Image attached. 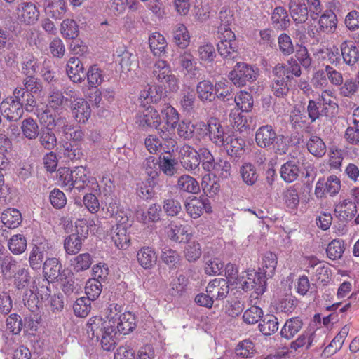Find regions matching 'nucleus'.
Segmentation results:
<instances>
[{
	"label": "nucleus",
	"mask_w": 359,
	"mask_h": 359,
	"mask_svg": "<svg viewBox=\"0 0 359 359\" xmlns=\"http://www.w3.org/2000/svg\"><path fill=\"white\" fill-rule=\"evenodd\" d=\"M21 130L23 135L29 140H34L38 137L40 132L38 123L32 118H27L22 121Z\"/></svg>",
	"instance_id": "nucleus-53"
},
{
	"label": "nucleus",
	"mask_w": 359,
	"mask_h": 359,
	"mask_svg": "<svg viewBox=\"0 0 359 359\" xmlns=\"http://www.w3.org/2000/svg\"><path fill=\"white\" fill-rule=\"evenodd\" d=\"M66 72L69 79L74 83H81L86 77L83 63L78 57H70L66 65Z\"/></svg>",
	"instance_id": "nucleus-19"
},
{
	"label": "nucleus",
	"mask_w": 359,
	"mask_h": 359,
	"mask_svg": "<svg viewBox=\"0 0 359 359\" xmlns=\"http://www.w3.org/2000/svg\"><path fill=\"white\" fill-rule=\"evenodd\" d=\"M1 219L5 227L8 229L17 228L22 222L21 213L15 208H8L4 210Z\"/></svg>",
	"instance_id": "nucleus-41"
},
{
	"label": "nucleus",
	"mask_w": 359,
	"mask_h": 359,
	"mask_svg": "<svg viewBox=\"0 0 359 359\" xmlns=\"http://www.w3.org/2000/svg\"><path fill=\"white\" fill-rule=\"evenodd\" d=\"M216 84L213 86L211 81L203 80L196 86V94L202 102H211L215 100Z\"/></svg>",
	"instance_id": "nucleus-29"
},
{
	"label": "nucleus",
	"mask_w": 359,
	"mask_h": 359,
	"mask_svg": "<svg viewBox=\"0 0 359 359\" xmlns=\"http://www.w3.org/2000/svg\"><path fill=\"white\" fill-rule=\"evenodd\" d=\"M337 25V18L336 14L332 10H326L320 17L317 31L326 34H332L335 32Z\"/></svg>",
	"instance_id": "nucleus-25"
},
{
	"label": "nucleus",
	"mask_w": 359,
	"mask_h": 359,
	"mask_svg": "<svg viewBox=\"0 0 359 359\" xmlns=\"http://www.w3.org/2000/svg\"><path fill=\"white\" fill-rule=\"evenodd\" d=\"M17 19L22 24H35L39 18V11L36 4L31 1H21L16 8Z\"/></svg>",
	"instance_id": "nucleus-4"
},
{
	"label": "nucleus",
	"mask_w": 359,
	"mask_h": 359,
	"mask_svg": "<svg viewBox=\"0 0 359 359\" xmlns=\"http://www.w3.org/2000/svg\"><path fill=\"white\" fill-rule=\"evenodd\" d=\"M303 325V321L299 317L291 318L287 320L281 329V337L287 340L292 339L300 331Z\"/></svg>",
	"instance_id": "nucleus-37"
},
{
	"label": "nucleus",
	"mask_w": 359,
	"mask_h": 359,
	"mask_svg": "<svg viewBox=\"0 0 359 359\" xmlns=\"http://www.w3.org/2000/svg\"><path fill=\"white\" fill-rule=\"evenodd\" d=\"M340 50L343 61L347 65L353 67L359 62V44L345 40L340 44Z\"/></svg>",
	"instance_id": "nucleus-16"
},
{
	"label": "nucleus",
	"mask_w": 359,
	"mask_h": 359,
	"mask_svg": "<svg viewBox=\"0 0 359 359\" xmlns=\"http://www.w3.org/2000/svg\"><path fill=\"white\" fill-rule=\"evenodd\" d=\"M271 22L277 30H287L291 24L287 9L283 6H276L271 13Z\"/></svg>",
	"instance_id": "nucleus-21"
},
{
	"label": "nucleus",
	"mask_w": 359,
	"mask_h": 359,
	"mask_svg": "<svg viewBox=\"0 0 359 359\" xmlns=\"http://www.w3.org/2000/svg\"><path fill=\"white\" fill-rule=\"evenodd\" d=\"M185 208L189 215L194 219L198 218L205 210L207 213L212 212L210 202L207 198H194L185 203Z\"/></svg>",
	"instance_id": "nucleus-14"
},
{
	"label": "nucleus",
	"mask_w": 359,
	"mask_h": 359,
	"mask_svg": "<svg viewBox=\"0 0 359 359\" xmlns=\"http://www.w3.org/2000/svg\"><path fill=\"white\" fill-rule=\"evenodd\" d=\"M294 53L292 57L296 59L303 69L309 71L311 68L312 58L307 48L304 46H299Z\"/></svg>",
	"instance_id": "nucleus-55"
},
{
	"label": "nucleus",
	"mask_w": 359,
	"mask_h": 359,
	"mask_svg": "<svg viewBox=\"0 0 359 359\" xmlns=\"http://www.w3.org/2000/svg\"><path fill=\"white\" fill-rule=\"evenodd\" d=\"M49 248V244L46 241L35 244L31 250L29 263L34 270H39L43 266L44 252Z\"/></svg>",
	"instance_id": "nucleus-22"
},
{
	"label": "nucleus",
	"mask_w": 359,
	"mask_h": 359,
	"mask_svg": "<svg viewBox=\"0 0 359 359\" xmlns=\"http://www.w3.org/2000/svg\"><path fill=\"white\" fill-rule=\"evenodd\" d=\"M159 162L158 158L152 156L146 158L143 162V167L145 172L152 180H156L161 173Z\"/></svg>",
	"instance_id": "nucleus-52"
},
{
	"label": "nucleus",
	"mask_w": 359,
	"mask_h": 359,
	"mask_svg": "<svg viewBox=\"0 0 359 359\" xmlns=\"http://www.w3.org/2000/svg\"><path fill=\"white\" fill-rule=\"evenodd\" d=\"M111 321L104 320L101 317L94 316L87 323V334L90 339L100 341L104 351H111L116 347L115 336L117 332Z\"/></svg>",
	"instance_id": "nucleus-1"
},
{
	"label": "nucleus",
	"mask_w": 359,
	"mask_h": 359,
	"mask_svg": "<svg viewBox=\"0 0 359 359\" xmlns=\"http://www.w3.org/2000/svg\"><path fill=\"white\" fill-rule=\"evenodd\" d=\"M71 262L74 270L76 272H80L90 268L93 263V258L89 253L86 252L77 255Z\"/></svg>",
	"instance_id": "nucleus-57"
},
{
	"label": "nucleus",
	"mask_w": 359,
	"mask_h": 359,
	"mask_svg": "<svg viewBox=\"0 0 359 359\" xmlns=\"http://www.w3.org/2000/svg\"><path fill=\"white\" fill-rule=\"evenodd\" d=\"M83 238L78 233H72L64 241V248L69 255H76L82 247Z\"/></svg>",
	"instance_id": "nucleus-50"
},
{
	"label": "nucleus",
	"mask_w": 359,
	"mask_h": 359,
	"mask_svg": "<svg viewBox=\"0 0 359 359\" xmlns=\"http://www.w3.org/2000/svg\"><path fill=\"white\" fill-rule=\"evenodd\" d=\"M217 48L218 53L224 60H233L238 57V47L236 42V35L230 29L224 28Z\"/></svg>",
	"instance_id": "nucleus-3"
},
{
	"label": "nucleus",
	"mask_w": 359,
	"mask_h": 359,
	"mask_svg": "<svg viewBox=\"0 0 359 359\" xmlns=\"http://www.w3.org/2000/svg\"><path fill=\"white\" fill-rule=\"evenodd\" d=\"M124 226H113L111 231V239L118 249L125 250L130 243V236L128 229Z\"/></svg>",
	"instance_id": "nucleus-26"
},
{
	"label": "nucleus",
	"mask_w": 359,
	"mask_h": 359,
	"mask_svg": "<svg viewBox=\"0 0 359 359\" xmlns=\"http://www.w3.org/2000/svg\"><path fill=\"white\" fill-rule=\"evenodd\" d=\"M72 171V187L79 192L85 189L88 182L86 170L83 166H76Z\"/></svg>",
	"instance_id": "nucleus-44"
},
{
	"label": "nucleus",
	"mask_w": 359,
	"mask_h": 359,
	"mask_svg": "<svg viewBox=\"0 0 359 359\" xmlns=\"http://www.w3.org/2000/svg\"><path fill=\"white\" fill-rule=\"evenodd\" d=\"M226 150L228 155L234 161L240 159L245 154V141L236 135H230L222 146Z\"/></svg>",
	"instance_id": "nucleus-15"
},
{
	"label": "nucleus",
	"mask_w": 359,
	"mask_h": 359,
	"mask_svg": "<svg viewBox=\"0 0 359 359\" xmlns=\"http://www.w3.org/2000/svg\"><path fill=\"white\" fill-rule=\"evenodd\" d=\"M61 285V289L66 295L77 293L81 286L75 279L74 274L70 270L64 269L60 278L57 280Z\"/></svg>",
	"instance_id": "nucleus-23"
},
{
	"label": "nucleus",
	"mask_w": 359,
	"mask_h": 359,
	"mask_svg": "<svg viewBox=\"0 0 359 359\" xmlns=\"http://www.w3.org/2000/svg\"><path fill=\"white\" fill-rule=\"evenodd\" d=\"M111 325H114L115 330L122 334L131 332L136 327V317L131 312H125L118 317V320H111Z\"/></svg>",
	"instance_id": "nucleus-18"
},
{
	"label": "nucleus",
	"mask_w": 359,
	"mask_h": 359,
	"mask_svg": "<svg viewBox=\"0 0 359 359\" xmlns=\"http://www.w3.org/2000/svg\"><path fill=\"white\" fill-rule=\"evenodd\" d=\"M163 210L168 217H177L182 212L181 203L173 198L164 199Z\"/></svg>",
	"instance_id": "nucleus-63"
},
{
	"label": "nucleus",
	"mask_w": 359,
	"mask_h": 359,
	"mask_svg": "<svg viewBox=\"0 0 359 359\" xmlns=\"http://www.w3.org/2000/svg\"><path fill=\"white\" fill-rule=\"evenodd\" d=\"M10 98L21 105L25 111L32 112L36 106V100L34 95L25 90L22 87H17L14 89Z\"/></svg>",
	"instance_id": "nucleus-17"
},
{
	"label": "nucleus",
	"mask_w": 359,
	"mask_h": 359,
	"mask_svg": "<svg viewBox=\"0 0 359 359\" xmlns=\"http://www.w3.org/2000/svg\"><path fill=\"white\" fill-rule=\"evenodd\" d=\"M161 259L170 269H177L181 261L177 251L165 246L161 250Z\"/></svg>",
	"instance_id": "nucleus-45"
},
{
	"label": "nucleus",
	"mask_w": 359,
	"mask_h": 359,
	"mask_svg": "<svg viewBox=\"0 0 359 359\" xmlns=\"http://www.w3.org/2000/svg\"><path fill=\"white\" fill-rule=\"evenodd\" d=\"M6 330L13 334H19L25 323H23L22 317L17 313H11L6 320Z\"/></svg>",
	"instance_id": "nucleus-59"
},
{
	"label": "nucleus",
	"mask_w": 359,
	"mask_h": 359,
	"mask_svg": "<svg viewBox=\"0 0 359 359\" xmlns=\"http://www.w3.org/2000/svg\"><path fill=\"white\" fill-rule=\"evenodd\" d=\"M308 151L316 157H322L326 153V146L318 136L312 135L306 142Z\"/></svg>",
	"instance_id": "nucleus-47"
},
{
	"label": "nucleus",
	"mask_w": 359,
	"mask_h": 359,
	"mask_svg": "<svg viewBox=\"0 0 359 359\" xmlns=\"http://www.w3.org/2000/svg\"><path fill=\"white\" fill-rule=\"evenodd\" d=\"M151 51L156 56H163L166 51L167 42L165 37L158 32H154L149 37Z\"/></svg>",
	"instance_id": "nucleus-38"
},
{
	"label": "nucleus",
	"mask_w": 359,
	"mask_h": 359,
	"mask_svg": "<svg viewBox=\"0 0 359 359\" xmlns=\"http://www.w3.org/2000/svg\"><path fill=\"white\" fill-rule=\"evenodd\" d=\"M172 40L176 46L180 48H186L190 43V36L185 25L181 24L173 30Z\"/></svg>",
	"instance_id": "nucleus-48"
},
{
	"label": "nucleus",
	"mask_w": 359,
	"mask_h": 359,
	"mask_svg": "<svg viewBox=\"0 0 359 359\" xmlns=\"http://www.w3.org/2000/svg\"><path fill=\"white\" fill-rule=\"evenodd\" d=\"M334 212L340 220L350 221L357 212L356 205L351 201L344 200L337 205Z\"/></svg>",
	"instance_id": "nucleus-28"
},
{
	"label": "nucleus",
	"mask_w": 359,
	"mask_h": 359,
	"mask_svg": "<svg viewBox=\"0 0 359 359\" xmlns=\"http://www.w3.org/2000/svg\"><path fill=\"white\" fill-rule=\"evenodd\" d=\"M299 161L295 159L287 161L282 165L280 173L281 178L287 183L295 181L299 174Z\"/></svg>",
	"instance_id": "nucleus-31"
},
{
	"label": "nucleus",
	"mask_w": 359,
	"mask_h": 359,
	"mask_svg": "<svg viewBox=\"0 0 359 359\" xmlns=\"http://www.w3.org/2000/svg\"><path fill=\"white\" fill-rule=\"evenodd\" d=\"M277 263L276 255L270 251L266 252L262 257V266L259 268V271L269 278H272L274 275Z\"/></svg>",
	"instance_id": "nucleus-40"
},
{
	"label": "nucleus",
	"mask_w": 359,
	"mask_h": 359,
	"mask_svg": "<svg viewBox=\"0 0 359 359\" xmlns=\"http://www.w3.org/2000/svg\"><path fill=\"white\" fill-rule=\"evenodd\" d=\"M289 11L293 20L297 24L306 22L308 18V8L304 0H290Z\"/></svg>",
	"instance_id": "nucleus-24"
},
{
	"label": "nucleus",
	"mask_w": 359,
	"mask_h": 359,
	"mask_svg": "<svg viewBox=\"0 0 359 359\" xmlns=\"http://www.w3.org/2000/svg\"><path fill=\"white\" fill-rule=\"evenodd\" d=\"M252 95L246 91H241L235 96L234 104H236L242 111H250L253 107Z\"/></svg>",
	"instance_id": "nucleus-58"
},
{
	"label": "nucleus",
	"mask_w": 359,
	"mask_h": 359,
	"mask_svg": "<svg viewBox=\"0 0 359 359\" xmlns=\"http://www.w3.org/2000/svg\"><path fill=\"white\" fill-rule=\"evenodd\" d=\"M340 86V95L352 97L359 90V72L355 79H346Z\"/></svg>",
	"instance_id": "nucleus-51"
},
{
	"label": "nucleus",
	"mask_w": 359,
	"mask_h": 359,
	"mask_svg": "<svg viewBox=\"0 0 359 359\" xmlns=\"http://www.w3.org/2000/svg\"><path fill=\"white\" fill-rule=\"evenodd\" d=\"M177 189L180 192L196 194L200 192L201 187L197 180L188 175H183L177 180Z\"/></svg>",
	"instance_id": "nucleus-32"
},
{
	"label": "nucleus",
	"mask_w": 359,
	"mask_h": 359,
	"mask_svg": "<svg viewBox=\"0 0 359 359\" xmlns=\"http://www.w3.org/2000/svg\"><path fill=\"white\" fill-rule=\"evenodd\" d=\"M341 189V180L336 175H330L326 179L320 178L316 185L315 194L317 198H322L325 194L330 196L337 195Z\"/></svg>",
	"instance_id": "nucleus-6"
},
{
	"label": "nucleus",
	"mask_w": 359,
	"mask_h": 359,
	"mask_svg": "<svg viewBox=\"0 0 359 359\" xmlns=\"http://www.w3.org/2000/svg\"><path fill=\"white\" fill-rule=\"evenodd\" d=\"M38 137L41 145L47 150L51 151L57 146L56 135L50 127L41 128Z\"/></svg>",
	"instance_id": "nucleus-43"
},
{
	"label": "nucleus",
	"mask_w": 359,
	"mask_h": 359,
	"mask_svg": "<svg viewBox=\"0 0 359 359\" xmlns=\"http://www.w3.org/2000/svg\"><path fill=\"white\" fill-rule=\"evenodd\" d=\"M235 353L238 356L243 358H251L255 353V345L250 339L243 340L237 344Z\"/></svg>",
	"instance_id": "nucleus-61"
},
{
	"label": "nucleus",
	"mask_w": 359,
	"mask_h": 359,
	"mask_svg": "<svg viewBox=\"0 0 359 359\" xmlns=\"http://www.w3.org/2000/svg\"><path fill=\"white\" fill-rule=\"evenodd\" d=\"M13 285L18 291H24L34 286L27 269L21 268L16 271L13 276Z\"/></svg>",
	"instance_id": "nucleus-30"
},
{
	"label": "nucleus",
	"mask_w": 359,
	"mask_h": 359,
	"mask_svg": "<svg viewBox=\"0 0 359 359\" xmlns=\"http://www.w3.org/2000/svg\"><path fill=\"white\" fill-rule=\"evenodd\" d=\"M239 172L242 180L248 186L254 185L259 176L256 165L249 162L244 163L240 167Z\"/></svg>",
	"instance_id": "nucleus-33"
},
{
	"label": "nucleus",
	"mask_w": 359,
	"mask_h": 359,
	"mask_svg": "<svg viewBox=\"0 0 359 359\" xmlns=\"http://www.w3.org/2000/svg\"><path fill=\"white\" fill-rule=\"evenodd\" d=\"M8 246L13 254L20 255L27 248V239L22 234L13 235L8 240Z\"/></svg>",
	"instance_id": "nucleus-56"
},
{
	"label": "nucleus",
	"mask_w": 359,
	"mask_h": 359,
	"mask_svg": "<svg viewBox=\"0 0 359 359\" xmlns=\"http://www.w3.org/2000/svg\"><path fill=\"white\" fill-rule=\"evenodd\" d=\"M229 82L216 83L215 98L217 97L228 106L234 104L235 96L233 93L231 85Z\"/></svg>",
	"instance_id": "nucleus-35"
},
{
	"label": "nucleus",
	"mask_w": 359,
	"mask_h": 359,
	"mask_svg": "<svg viewBox=\"0 0 359 359\" xmlns=\"http://www.w3.org/2000/svg\"><path fill=\"white\" fill-rule=\"evenodd\" d=\"M180 163L183 168L189 171L198 169L200 165L199 150L196 151L190 146H184L180 151Z\"/></svg>",
	"instance_id": "nucleus-13"
},
{
	"label": "nucleus",
	"mask_w": 359,
	"mask_h": 359,
	"mask_svg": "<svg viewBox=\"0 0 359 359\" xmlns=\"http://www.w3.org/2000/svg\"><path fill=\"white\" fill-rule=\"evenodd\" d=\"M283 71L284 69H279L275 66L271 72L272 80L270 86L273 95L277 97H284L290 90L288 83L292 79L289 76H285Z\"/></svg>",
	"instance_id": "nucleus-5"
},
{
	"label": "nucleus",
	"mask_w": 359,
	"mask_h": 359,
	"mask_svg": "<svg viewBox=\"0 0 359 359\" xmlns=\"http://www.w3.org/2000/svg\"><path fill=\"white\" fill-rule=\"evenodd\" d=\"M79 26L72 19L64 20L61 24V34L65 38L74 39L79 35Z\"/></svg>",
	"instance_id": "nucleus-62"
},
{
	"label": "nucleus",
	"mask_w": 359,
	"mask_h": 359,
	"mask_svg": "<svg viewBox=\"0 0 359 359\" xmlns=\"http://www.w3.org/2000/svg\"><path fill=\"white\" fill-rule=\"evenodd\" d=\"M277 135L271 125H262L255 132V143L261 149L271 148Z\"/></svg>",
	"instance_id": "nucleus-12"
},
{
	"label": "nucleus",
	"mask_w": 359,
	"mask_h": 359,
	"mask_svg": "<svg viewBox=\"0 0 359 359\" xmlns=\"http://www.w3.org/2000/svg\"><path fill=\"white\" fill-rule=\"evenodd\" d=\"M208 127L210 131L208 139L219 147L224 146L229 135L222 123L217 118H210L208 120Z\"/></svg>",
	"instance_id": "nucleus-9"
},
{
	"label": "nucleus",
	"mask_w": 359,
	"mask_h": 359,
	"mask_svg": "<svg viewBox=\"0 0 359 359\" xmlns=\"http://www.w3.org/2000/svg\"><path fill=\"white\" fill-rule=\"evenodd\" d=\"M45 12L47 15L57 19H61L66 12L65 0H46Z\"/></svg>",
	"instance_id": "nucleus-36"
},
{
	"label": "nucleus",
	"mask_w": 359,
	"mask_h": 359,
	"mask_svg": "<svg viewBox=\"0 0 359 359\" xmlns=\"http://www.w3.org/2000/svg\"><path fill=\"white\" fill-rule=\"evenodd\" d=\"M24 110L20 104L13 101L9 97L0 103V112L9 121L16 122L19 121L24 114Z\"/></svg>",
	"instance_id": "nucleus-10"
},
{
	"label": "nucleus",
	"mask_w": 359,
	"mask_h": 359,
	"mask_svg": "<svg viewBox=\"0 0 359 359\" xmlns=\"http://www.w3.org/2000/svg\"><path fill=\"white\" fill-rule=\"evenodd\" d=\"M137 259L143 269H151L156 263L157 255L154 248L142 247L137 251Z\"/></svg>",
	"instance_id": "nucleus-27"
},
{
	"label": "nucleus",
	"mask_w": 359,
	"mask_h": 359,
	"mask_svg": "<svg viewBox=\"0 0 359 359\" xmlns=\"http://www.w3.org/2000/svg\"><path fill=\"white\" fill-rule=\"evenodd\" d=\"M167 232L168 238L176 243H187L191 234L188 233L187 226L171 223Z\"/></svg>",
	"instance_id": "nucleus-34"
},
{
	"label": "nucleus",
	"mask_w": 359,
	"mask_h": 359,
	"mask_svg": "<svg viewBox=\"0 0 359 359\" xmlns=\"http://www.w3.org/2000/svg\"><path fill=\"white\" fill-rule=\"evenodd\" d=\"M295 60V58L291 57L287 60V64L278 63L275 66L279 69H284V71H283L284 74L285 76H289V77H290V79L292 80L293 76L299 78L302 74V67L299 65L298 62Z\"/></svg>",
	"instance_id": "nucleus-46"
},
{
	"label": "nucleus",
	"mask_w": 359,
	"mask_h": 359,
	"mask_svg": "<svg viewBox=\"0 0 359 359\" xmlns=\"http://www.w3.org/2000/svg\"><path fill=\"white\" fill-rule=\"evenodd\" d=\"M71 109L74 118L78 122L85 123L90 116L91 109L83 98H76L71 103Z\"/></svg>",
	"instance_id": "nucleus-20"
},
{
	"label": "nucleus",
	"mask_w": 359,
	"mask_h": 359,
	"mask_svg": "<svg viewBox=\"0 0 359 359\" xmlns=\"http://www.w3.org/2000/svg\"><path fill=\"white\" fill-rule=\"evenodd\" d=\"M86 74L89 88H97L104 81L103 72L95 65L90 66Z\"/></svg>",
	"instance_id": "nucleus-54"
},
{
	"label": "nucleus",
	"mask_w": 359,
	"mask_h": 359,
	"mask_svg": "<svg viewBox=\"0 0 359 359\" xmlns=\"http://www.w3.org/2000/svg\"><path fill=\"white\" fill-rule=\"evenodd\" d=\"M62 265L55 257L47 258L43 264V273L44 279L43 283H53L57 280L62 274Z\"/></svg>",
	"instance_id": "nucleus-11"
},
{
	"label": "nucleus",
	"mask_w": 359,
	"mask_h": 359,
	"mask_svg": "<svg viewBox=\"0 0 359 359\" xmlns=\"http://www.w3.org/2000/svg\"><path fill=\"white\" fill-rule=\"evenodd\" d=\"M107 210L110 212L111 216L114 215L116 221L117 222L116 226L131 227V221L130 220L131 213L129 210H121L118 209V206H116V204L110 203L107 208Z\"/></svg>",
	"instance_id": "nucleus-42"
},
{
	"label": "nucleus",
	"mask_w": 359,
	"mask_h": 359,
	"mask_svg": "<svg viewBox=\"0 0 359 359\" xmlns=\"http://www.w3.org/2000/svg\"><path fill=\"white\" fill-rule=\"evenodd\" d=\"M20 65L21 72L25 76L35 75L39 69L37 58L29 52H25L22 55Z\"/></svg>",
	"instance_id": "nucleus-39"
},
{
	"label": "nucleus",
	"mask_w": 359,
	"mask_h": 359,
	"mask_svg": "<svg viewBox=\"0 0 359 359\" xmlns=\"http://www.w3.org/2000/svg\"><path fill=\"white\" fill-rule=\"evenodd\" d=\"M135 122L144 130L150 128L157 129L161 125V118L157 110L149 107L138 111Z\"/></svg>",
	"instance_id": "nucleus-8"
},
{
	"label": "nucleus",
	"mask_w": 359,
	"mask_h": 359,
	"mask_svg": "<svg viewBox=\"0 0 359 359\" xmlns=\"http://www.w3.org/2000/svg\"><path fill=\"white\" fill-rule=\"evenodd\" d=\"M267 278H269L259 271H251L248 273L247 279L241 283L242 289L245 291L254 290L257 295H261L266 291Z\"/></svg>",
	"instance_id": "nucleus-7"
},
{
	"label": "nucleus",
	"mask_w": 359,
	"mask_h": 359,
	"mask_svg": "<svg viewBox=\"0 0 359 359\" xmlns=\"http://www.w3.org/2000/svg\"><path fill=\"white\" fill-rule=\"evenodd\" d=\"M259 331L266 336L276 332L278 329V318L273 315H266L259 324Z\"/></svg>",
	"instance_id": "nucleus-49"
},
{
	"label": "nucleus",
	"mask_w": 359,
	"mask_h": 359,
	"mask_svg": "<svg viewBox=\"0 0 359 359\" xmlns=\"http://www.w3.org/2000/svg\"><path fill=\"white\" fill-rule=\"evenodd\" d=\"M160 161L159 165L161 166V171L168 176H173L177 172V161L169 156H160L158 158Z\"/></svg>",
	"instance_id": "nucleus-64"
},
{
	"label": "nucleus",
	"mask_w": 359,
	"mask_h": 359,
	"mask_svg": "<svg viewBox=\"0 0 359 359\" xmlns=\"http://www.w3.org/2000/svg\"><path fill=\"white\" fill-rule=\"evenodd\" d=\"M259 75V69L245 62H237L229 73L228 77L238 87H243L247 82L255 81Z\"/></svg>",
	"instance_id": "nucleus-2"
},
{
	"label": "nucleus",
	"mask_w": 359,
	"mask_h": 359,
	"mask_svg": "<svg viewBox=\"0 0 359 359\" xmlns=\"http://www.w3.org/2000/svg\"><path fill=\"white\" fill-rule=\"evenodd\" d=\"M90 302L86 297L78 298L73 304L74 314L81 318L86 317L91 309Z\"/></svg>",
	"instance_id": "nucleus-60"
}]
</instances>
